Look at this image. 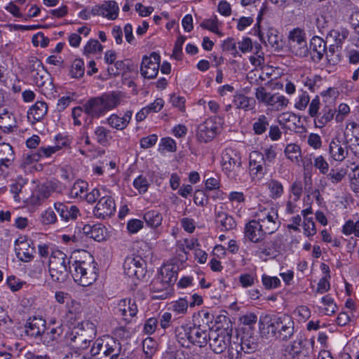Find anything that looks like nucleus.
<instances>
[{
  "instance_id": "obj_6",
  "label": "nucleus",
  "mask_w": 359,
  "mask_h": 359,
  "mask_svg": "<svg viewBox=\"0 0 359 359\" xmlns=\"http://www.w3.org/2000/svg\"><path fill=\"white\" fill-rule=\"evenodd\" d=\"M120 101L119 95L115 93L91 99V118L104 116L108 111L116 107Z\"/></svg>"
},
{
  "instance_id": "obj_7",
  "label": "nucleus",
  "mask_w": 359,
  "mask_h": 359,
  "mask_svg": "<svg viewBox=\"0 0 359 359\" xmlns=\"http://www.w3.org/2000/svg\"><path fill=\"white\" fill-rule=\"evenodd\" d=\"M288 48L290 51L299 57L308 56L309 50L306 39V34L300 28H294L288 34Z\"/></svg>"
},
{
  "instance_id": "obj_26",
  "label": "nucleus",
  "mask_w": 359,
  "mask_h": 359,
  "mask_svg": "<svg viewBox=\"0 0 359 359\" xmlns=\"http://www.w3.org/2000/svg\"><path fill=\"white\" fill-rule=\"evenodd\" d=\"M132 116L133 111L130 110L126 111L123 116H120L116 114H112L107 119V122L111 128L118 130H122L128 126Z\"/></svg>"
},
{
  "instance_id": "obj_15",
  "label": "nucleus",
  "mask_w": 359,
  "mask_h": 359,
  "mask_svg": "<svg viewBox=\"0 0 359 359\" xmlns=\"http://www.w3.org/2000/svg\"><path fill=\"white\" fill-rule=\"evenodd\" d=\"M119 6L115 1H107L91 8L93 15H102L108 20H114L118 16Z\"/></svg>"
},
{
  "instance_id": "obj_53",
  "label": "nucleus",
  "mask_w": 359,
  "mask_h": 359,
  "mask_svg": "<svg viewBox=\"0 0 359 359\" xmlns=\"http://www.w3.org/2000/svg\"><path fill=\"white\" fill-rule=\"evenodd\" d=\"M218 25L219 20L217 16H214L211 18L203 20L201 24V27L204 29H208L209 31L219 36H222V32L219 31L218 29Z\"/></svg>"
},
{
  "instance_id": "obj_38",
  "label": "nucleus",
  "mask_w": 359,
  "mask_h": 359,
  "mask_svg": "<svg viewBox=\"0 0 359 359\" xmlns=\"http://www.w3.org/2000/svg\"><path fill=\"white\" fill-rule=\"evenodd\" d=\"M259 36L264 43L271 47L277 48L279 45L278 31L273 28L268 29L266 33L259 32Z\"/></svg>"
},
{
  "instance_id": "obj_56",
  "label": "nucleus",
  "mask_w": 359,
  "mask_h": 359,
  "mask_svg": "<svg viewBox=\"0 0 359 359\" xmlns=\"http://www.w3.org/2000/svg\"><path fill=\"white\" fill-rule=\"evenodd\" d=\"M127 60H118L114 62V67H109L107 69L109 74L116 76L128 69Z\"/></svg>"
},
{
  "instance_id": "obj_27",
  "label": "nucleus",
  "mask_w": 359,
  "mask_h": 359,
  "mask_svg": "<svg viewBox=\"0 0 359 359\" xmlns=\"http://www.w3.org/2000/svg\"><path fill=\"white\" fill-rule=\"evenodd\" d=\"M15 250L17 257L22 262H29L34 257V248L30 247L27 241H19L16 240Z\"/></svg>"
},
{
  "instance_id": "obj_57",
  "label": "nucleus",
  "mask_w": 359,
  "mask_h": 359,
  "mask_svg": "<svg viewBox=\"0 0 359 359\" xmlns=\"http://www.w3.org/2000/svg\"><path fill=\"white\" fill-rule=\"evenodd\" d=\"M238 280L243 287H252L257 281V274L255 272L241 273Z\"/></svg>"
},
{
  "instance_id": "obj_60",
  "label": "nucleus",
  "mask_w": 359,
  "mask_h": 359,
  "mask_svg": "<svg viewBox=\"0 0 359 359\" xmlns=\"http://www.w3.org/2000/svg\"><path fill=\"white\" fill-rule=\"evenodd\" d=\"M84 62L82 60L76 59L72 65L70 69V74L74 78H80L84 74Z\"/></svg>"
},
{
  "instance_id": "obj_9",
  "label": "nucleus",
  "mask_w": 359,
  "mask_h": 359,
  "mask_svg": "<svg viewBox=\"0 0 359 359\" xmlns=\"http://www.w3.org/2000/svg\"><path fill=\"white\" fill-rule=\"evenodd\" d=\"M114 313L128 324L131 323L137 316L138 307L135 300L125 298L118 300L114 308Z\"/></svg>"
},
{
  "instance_id": "obj_34",
  "label": "nucleus",
  "mask_w": 359,
  "mask_h": 359,
  "mask_svg": "<svg viewBox=\"0 0 359 359\" xmlns=\"http://www.w3.org/2000/svg\"><path fill=\"white\" fill-rule=\"evenodd\" d=\"M69 195L72 198L87 200L88 196V184L83 180H77L70 189Z\"/></svg>"
},
{
  "instance_id": "obj_4",
  "label": "nucleus",
  "mask_w": 359,
  "mask_h": 359,
  "mask_svg": "<svg viewBox=\"0 0 359 359\" xmlns=\"http://www.w3.org/2000/svg\"><path fill=\"white\" fill-rule=\"evenodd\" d=\"M255 218L269 234L278 231L281 224L278 210L272 205H259L255 213Z\"/></svg>"
},
{
  "instance_id": "obj_46",
  "label": "nucleus",
  "mask_w": 359,
  "mask_h": 359,
  "mask_svg": "<svg viewBox=\"0 0 359 359\" xmlns=\"http://www.w3.org/2000/svg\"><path fill=\"white\" fill-rule=\"evenodd\" d=\"M189 306V300L187 298H180L171 302L169 309L176 314L185 315L187 313Z\"/></svg>"
},
{
  "instance_id": "obj_63",
  "label": "nucleus",
  "mask_w": 359,
  "mask_h": 359,
  "mask_svg": "<svg viewBox=\"0 0 359 359\" xmlns=\"http://www.w3.org/2000/svg\"><path fill=\"white\" fill-rule=\"evenodd\" d=\"M186 40V37L184 36H179L177 39L172 51V56L175 59L180 60L182 56V46Z\"/></svg>"
},
{
  "instance_id": "obj_32",
  "label": "nucleus",
  "mask_w": 359,
  "mask_h": 359,
  "mask_svg": "<svg viewBox=\"0 0 359 359\" xmlns=\"http://www.w3.org/2000/svg\"><path fill=\"white\" fill-rule=\"evenodd\" d=\"M281 236H277V239L275 241H265V239L259 243L260 245L255 251V255L260 258L273 256L274 252L277 251L276 241L280 240Z\"/></svg>"
},
{
  "instance_id": "obj_8",
  "label": "nucleus",
  "mask_w": 359,
  "mask_h": 359,
  "mask_svg": "<svg viewBox=\"0 0 359 359\" xmlns=\"http://www.w3.org/2000/svg\"><path fill=\"white\" fill-rule=\"evenodd\" d=\"M208 340L210 349L220 354L231 345V333L226 329L210 330Z\"/></svg>"
},
{
  "instance_id": "obj_11",
  "label": "nucleus",
  "mask_w": 359,
  "mask_h": 359,
  "mask_svg": "<svg viewBox=\"0 0 359 359\" xmlns=\"http://www.w3.org/2000/svg\"><path fill=\"white\" fill-rule=\"evenodd\" d=\"M269 164L263 158L261 151H253L249 156L250 174L254 179L261 180L267 173Z\"/></svg>"
},
{
  "instance_id": "obj_58",
  "label": "nucleus",
  "mask_w": 359,
  "mask_h": 359,
  "mask_svg": "<svg viewBox=\"0 0 359 359\" xmlns=\"http://www.w3.org/2000/svg\"><path fill=\"white\" fill-rule=\"evenodd\" d=\"M321 302L325 306V313L326 315L331 316L336 312L337 309V304L330 294L323 297Z\"/></svg>"
},
{
  "instance_id": "obj_42",
  "label": "nucleus",
  "mask_w": 359,
  "mask_h": 359,
  "mask_svg": "<svg viewBox=\"0 0 359 359\" xmlns=\"http://www.w3.org/2000/svg\"><path fill=\"white\" fill-rule=\"evenodd\" d=\"M349 32L347 29L339 27L330 31L328 38L334 41V43L341 46L342 43L348 38Z\"/></svg>"
},
{
  "instance_id": "obj_44",
  "label": "nucleus",
  "mask_w": 359,
  "mask_h": 359,
  "mask_svg": "<svg viewBox=\"0 0 359 359\" xmlns=\"http://www.w3.org/2000/svg\"><path fill=\"white\" fill-rule=\"evenodd\" d=\"M50 276L53 281L56 283H64L69 274V269L63 267H48Z\"/></svg>"
},
{
  "instance_id": "obj_10",
  "label": "nucleus",
  "mask_w": 359,
  "mask_h": 359,
  "mask_svg": "<svg viewBox=\"0 0 359 359\" xmlns=\"http://www.w3.org/2000/svg\"><path fill=\"white\" fill-rule=\"evenodd\" d=\"M217 119V116L209 118L198 126L196 137L198 141L208 142L215 137L220 128Z\"/></svg>"
},
{
  "instance_id": "obj_62",
  "label": "nucleus",
  "mask_w": 359,
  "mask_h": 359,
  "mask_svg": "<svg viewBox=\"0 0 359 359\" xmlns=\"http://www.w3.org/2000/svg\"><path fill=\"white\" fill-rule=\"evenodd\" d=\"M261 154H262L263 158L268 164L273 163L277 156L276 146L270 145L264 148Z\"/></svg>"
},
{
  "instance_id": "obj_49",
  "label": "nucleus",
  "mask_w": 359,
  "mask_h": 359,
  "mask_svg": "<svg viewBox=\"0 0 359 359\" xmlns=\"http://www.w3.org/2000/svg\"><path fill=\"white\" fill-rule=\"evenodd\" d=\"M269 126V118L265 115H259L253 123V130L256 135H262Z\"/></svg>"
},
{
  "instance_id": "obj_21",
  "label": "nucleus",
  "mask_w": 359,
  "mask_h": 359,
  "mask_svg": "<svg viewBox=\"0 0 359 359\" xmlns=\"http://www.w3.org/2000/svg\"><path fill=\"white\" fill-rule=\"evenodd\" d=\"M150 290L153 294L152 298L156 299H165L172 292V287L157 276L151 283Z\"/></svg>"
},
{
  "instance_id": "obj_52",
  "label": "nucleus",
  "mask_w": 359,
  "mask_h": 359,
  "mask_svg": "<svg viewBox=\"0 0 359 359\" xmlns=\"http://www.w3.org/2000/svg\"><path fill=\"white\" fill-rule=\"evenodd\" d=\"M107 238V230L105 227L100 224H95L91 226V238L97 242L103 241Z\"/></svg>"
},
{
  "instance_id": "obj_39",
  "label": "nucleus",
  "mask_w": 359,
  "mask_h": 359,
  "mask_svg": "<svg viewBox=\"0 0 359 359\" xmlns=\"http://www.w3.org/2000/svg\"><path fill=\"white\" fill-rule=\"evenodd\" d=\"M284 154L292 163L299 164L302 157V150L299 145L293 143L288 144L284 149Z\"/></svg>"
},
{
  "instance_id": "obj_25",
  "label": "nucleus",
  "mask_w": 359,
  "mask_h": 359,
  "mask_svg": "<svg viewBox=\"0 0 359 359\" xmlns=\"http://www.w3.org/2000/svg\"><path fill=\"white\" fill-rule=\"evenodd\" d=\"M215 221L219 224L222 231H229L236 228V222L234 218L228 215L222 206L215 210Z\"/></svg>"
},
{
  "instance_id": "obj_54",
  "label": "nucleus",
  "mask_w": 359,
  "mask_h": 359,
  "mask_svg": "<svg viewBox=\"0 0 359 359\" xmlns=\"http://www.w3.org/2000/svg\"><path fill=\"white\" fill-rule=\"evenodd\" d=\"M32 76L33 77L36 85L39 87L44 86L50 80V74L44 67L41 68L40 71H38V72L33 74Z\"/></svg>"
},
{
  "instance_id": "obj_55",
  "label": "nucleus",
  "mask_w": 359,
  "mask_h": 359,
  "mask_svg": "<svg viewBox=\"0 0 359 359\" xmlns=\"http://www.w3.org/2000/svg\"><path fill=\"white\" fill-rule=\"evenodd\" d=\"M342 233L346 236L354 234L359 237V220L354 222L353 220H348L342 227Z\"/></svg>"
},
{
  "instance_id": "obj_43",
  "label": "nucleus",
  "mask_w": 359,
  "mask_h": 359,
  "mask_svg": "<svg viewBox=\"0 0 359 359\" xmlns=\"http://www.w3.org/2000/svg\"><path fill=\"white\" fill-rule=\"evenodd\" d=\"M266 187L269 191V196L272 199L279 198L284 192V187L282 183L277 180H270L266 183Z\"/></svg>"
},
{
  "instance_id": "obj_28",
  "label": "nucleus",
  "mask_w": 359,
  "mask_h": 359,
  "mask_svg": "<svg viewBox=\"0 0 359 359\" xmlns=\"http://www.w3.org/2000/svg\"><path fill=\"white\" fill-rule=\"evenodd\" d=\"M335 112V109L331 106L323 107L314 118L315 126L318 128L325 127L333 119Z\"/></svg>"
},
{
  "instance_id": "obj_30",
  "label": "nucleus",
  "mask_w": 359,
  "mask_h": 359,
  "mask_svg": "<svg viewBox=\"0 0 359 359\" xmlns=\"http://www.w3.org/2000/svg\"><path fill=\"white\" fill-rule=\"evenodd\" d=\"M278 121L280 125L290 130H294L300 123V117L292 112H283L278 116Z\"/></svg>"
},
{
  "instance_id": "obj_5",
  "label": "nucleus",
  "mask_w": 359,
  "mask_h": 359,
  "mask_svg": "<svg viewBox=\"0 0 359 359\" xmlns=\"http://www.w3.org/2000/svg\"><path fill=\"white\" fill-rule=\"evenodd\" d=\"M255 95L258 102L266 106L271 111H282L290 104L289 99L285 95L268 92L263 86L255 89Z\"/></svg>"
},
{
  "instance_id": "obj_20",
  "label": "nucleus",
  "mask_w": 359,
  "mask_h": 359,
  "mask_svg": "<svg viewBox=\"0 0 359 359\" xmlns=\"http://www.w3.org/2000/svg\"><path fill=\"white\" fill-rule=\"evenodd\" d=\"M25 332L27 335L38 337L44 334L46 329V320L42 318L33 316L29 318L25 324Z\"/></svg>"
},
{
  "instance_id": "obj_48",
  "label": "nucleus",
  "mask_w": 359,
  "mask_h": 359,
  "mask_svg": "<svg viewBox=\"0 0 359 359\" xmlns=\"http://www.w3.org/2000/svg\"><path fill=\"white\" fill-rule=\"evenodd\" d=\"M40 154H36V151H29L25 152L21 158L20 166L23 169H26L27 167L39 161Z\"/></svg>"
},
{
  "instance_id": "obj_40",
  "label": "nucleus",
  "mask_w": 359,
  "mask_h": 359,
  "mask_svg": "<svg viewBox=\"0 0 359 359\" xmlns=\"http://www.w3.org/2000/svg\"><path fill=\"white\" fill-rule=\"evenodd\" d=\"M143 219L146 224L151 227L156 228L161 225L163 221L162 215L156 210H151L144 214Z\"/></svg>"
},
{
  "instance_id": "obj_37",
  "label": "nucleus",
  "mask_w": 359,
  "mask_h": 359,
  "mask_svg": "<svg viewBox=\"0 0 359 359\" xmlns=\"http://www.w3.org/2000/svg\"><path fill=\"white\" fill-rule=\"evenodd\" d=\"M17 127L14 116L8 112L0 114V128L4 133H11Z\"/></svg>"
},
{
  "instance_id": "obj_13",
  "label": "nucleus",
  "mask_w": 359,
  "mask_h": 359,
  "mask_svg": "<svg viewBox=\"0 0 359 359\" xmlns=\"http://www.w3.org/2000/svg\"><path fill=\"white\" fill-rule=\"evenodd\" d=\"M160 59V55L154 52L149 56H144L140 67L142 76L148 79L156 78L159 70Z\"/></svg>"
},
{
  "instance_id": "obj_24",
  "label": "nucleus",
  "mask_w": 359,
  "mask_h": 359,
  "mask_svg": "<svg viewBox=\"0 0 359 359\" xmlns=\"http://www.w3.org/2000/svg\"><path fill=\"white\" fill-rule=\"evenodd\" d=\"M348 145L345 146L341 142L338 137L333 138L329 145V154L336 161H344L348 155Z\"/></svg>"
},
{
  "instance_id": "obj_45",
  "label": "nucleus",
  "mask_w": 359,
  "mask_h": 359,
  "mask_svg": "<svg viewBox=\"0 0 359 359\" xmlns=\"http://www.w3.org/2000/svg\"><path fill=\"white\" fill-rule=\"evenodd\" d=\"M345 144L359 139V125L355 122H348L344 131Z\"/></svg>"
},
{
  "instance_id": "obj_2",
  "label": "nucleus",
  "mask_w": 359,
  "mask_h": 359,
  "mask_svg": "<svg viewBox=\"0 0 359 359\" xmlns=\"http://www.w3.org/2000/svg\"><path fill=\"white\" fill-rule=\"evenodd\" d=\"M121 352L120 344L113 337L97 339L91 347V359H113Z\"/></svg>"
},
{
  "instance_id": "obj_64",
  "label": "nucleus",
  "mask_w": 359,
  "mask_h": 359,
  "mask_svg": "<svg viewBox=\"0 0 359 359\" xmlns=\"http://www.w3.org/2000/svg\"><path fill=\"white\" fill-rule=\"evenodd\" d=\"M109 130L107 128L99 126L95 130V138L100 144L104 145L108 142Z\"/></svg>"
},
{
  "instance_id": "obj_35",
  "label": "nucleus",
  "mask_w": 359,
  "mask_h": 359,
  "mask_svg": "<svg viewBox=\"0 0 359 359\" xmlns=\"http://www.w3.org/2000/svg\"><path fill=\"white\" fill-rule=\"evenodd\" d=\"M90 114V100H88L83 107H76L72 109V117L74 118V123L76 126L81 125L82 120L85 121Z\"/></svg>"
},
{
  "instance_id": "obj_19",
  "label": "nucleus",
  "mask_w": 359,
  "mask_h": 359,
  "mask_svg": "<svg viewBox=\"0 0 359 359\" xmlns=\"http://www.w3.org/2000/svg\"><path fill=\"white\" fill-rule=\"evenodd\" d=\"M15 154L13 147L6 142L0 144V171L4 172L13 166Z\"/></svg>"
},
{
  "instance_id": "obj_23",
  "label": "nucleus",
  "mask_w": 359,
  "mask_h": 359,
  "mask_svg": "<svg viewBox=\"0 0 359 359\" xmlns=\"http://www.w3.org/2000/svg\"><path fill=\"white\" fill-rule=\"evenodd\" d=\"M310 50L313 61L319 62L327 53L326 42L319 36H313L310 41Z\"/></svg>"
},
{
  "instance_id": "obj_1",
  "label": "nucleus",
  "mask_w": 359,
  "mask_h": 359,
  "mask_svg": "<svg viewBox=\"0 0 359 359\" xmlns=\"http://www.w3.org/2000/svg\"><path fill=\"white\" fill-rule=\"evenodd\" d=\"M210 330L201 325H182L175 328L177 340L184 347L195 345L204 347L208 344Z\"/></svg>"
},
{
  "instance_id": "obj_59",
  "label": "nucleus",
  "mask_w": 359,
  "mask_h": 359,
  "mask_svg": "<svg viewBox=\"0 0 359 359\" xmlns=\"http://www.w3.org/2000/svg\"><path fill=\"white\" fill-rule=\"evenodd\" d=\"M350 173L351 187L356 196L359 198V166L351 168Z\"/></svg>"
},
{
  "instance_id": "obj_41",
  "label": "nucleus",
  "mask_w": 359,
  "mask_h": 359,
  "mask_svg": "<svg viewBox=\"0 0 359 359\" xmlns=\"http://www.w3.org/2000/svg\"><path fill=\"white\" fill-rule=\"evenodd\" d=\"M240 346L246 353L254 352L257 348V339L255 337L245 333L241 339Z\"/></svg>"
},
{
  "instance_id": "obj_17",
  "label": "nucleus",
  "mask_w": 359,
  "mask_h": 359,
  "mask_svg": "<svg viewBox=\"0 0 359 359\" xmlns=\"http://www.w3.org/2000/svg\"><path fill=\"white\" fill-rule=\"evenodd\" d=\"M85 265L86 263L84 261H75L74 264V272L72 276L75 283L81 287L78 291L79 292H84L85 289L90 286V276Z\"/></svg>"
},
{
  "instance_id": "obj_61",
  "label": "nucleus",
  "mask_w": 359,
  "mask_h": 359,
  "mask_svg": "<svg viewBox=\"0 0 359 359\" xmlns=\"http://www.w3.org/2000/svg\"><path fill=\"white\" fill-rule=\"evenodd\" d=\"M262 281L267 290H272L277 288L280 285V279L276 276H269L264 274L262 277Z\"/></svg>"
},
{
  "instance_id": "obj_31",
  "label": "nucleus",
  "mask_w": 359,
  "mask_h": 359,
  "mask_svg": "<svg viewBox=\"0 0 359 359\" xmlns=\"http://www.w3.org/2000/svg\"><path fill=\"white\" fill-rule=\"evenodd\" d=\"M157 277L162 279V280H163L165 285L168 284L172 287L177 278V272L175 269V266L173 265H165L162 266Z\"/></svg>"
},
{
  "instance_id": "obj_22",
  "label": "nucleus",
  "mask_w": 359,
  "mask_h": 359,
  "mask_svg": "<svg viewBox=\"0 0 359 359\" xmlns=\"http://www.w3.org/2000/svg\"><path fill=\"white\" fill-rule=\"evenodd\" d=\"M124 273L131 278L140 279L145 274L144 269L139 260L127 258L123 263Z\"/></svg>"
},
{
  "instance_id": "obj_3",
  "label": "nucleus",
  "mask_w": 359,
  "mask_h": 359,
  "mask_svg": "<svg viewBox=\"0 0 359 359\" xmlns=\"http://www.w3.org/2000/svg\"><path fill=\"white\" fill-rule=\"evenodd\" d=\"M222 167L223 172L229 179L240 180L243 169L239 152L233 148L225 149L222 156Z\"/></svg>"
},
{
  "instance_id": "obj_50",
  "label": "nucleus",
  "mask_w": 359,
  "mask_h": 359,
  "mask_svg": "<svg viewBox=\"0 0 359 359\" xmlns=\"http://www.w3.org/2000/svg\"><path fill=\"white\" fill-rule=\"evenodd\" d=\"M234 104L238 109H242L248 111L252 108L255 101L250 97L243 95H237L234 97Z\"/></svg>"
},
{
  "instance_id": "obj_36",
  "label": "nucleus",
  "mask_w": 359,
  "mask_h": 359,
  "mask_svg": "<svg viewBox=\"0 0 359 359\" xmlns=\"http://www.w3.org/2000/svg\"><path fill=\"white\" fill-rule=\"evenodd\" d=\"M47 111V104L43 101H37L29 108L27 112V116L29 118H30V116H32L34 120L39 121L46 116Z\"/></svg>"
},
{
  "instance_id": "obj_16",
  "label": "nucleus",
  "mask_w": 359,
  "mask_h": 359,
  "mask_svg": "<svg viewBox=\"0 0 359 359\" xmlns=\"http://www.w3.org/2000/svg\"><path fill=\"white\" fill-rule=\"evenodd\" d=\"M294 324L291 316L286 314L279 315L277 325L278 338L283 341L290 339L294 334Z\"/></svg>"
},
{
  "instance_id": "obj_14",
  "label": "nucleus",
  "mask_w": 359,
  "mask_h": 359,
  "mask_svg": "<svg viewBox=\"0 0 359 359\" xmlns=\"http://www.w3.org/2000/svg\"><path fill=\"white\" fill-rule=\"evenodd\" d=\"M269 234L256 219H252L245 224L244 228L245 238L252 243H262Z\"/></svg>"
},
{
  "instance_id": "obj_47",
  "label": "nucleus",
  "mask_w": 359,
  "mask_h": 359,
  "mask_svg": "<svg viewBox=\"0 0 359 359\" xmlns=\"http://www.w3.org/2000/svg\"><path fill=\"white\" fill-rule=\"evenodd\" d=\"M310 102V96L307 91L300 89L299 94L294 100V107L299 111H304L306 109Z\"/></svg>"
},
{
  "instance_id": "obj_12",
  "label": "nucleus",
  "mask_w": 359,
  "mask_h": 359,
  "mask_svg": "<svg viewBox=\"0 0 359 359\" xmlns=\"http://www.w3.org/2000/svg\"><path fill=\"white\" fill-rule=\"evenodd\" d=\"M279 315H262L259 320V329L262 337L266 339H278L277 325Z\"/></svg>"
},
{
  "instance_id": "obj_33",
  "label": "nucleus",
  "mask_w": 359,
  "mask_h": 359,
  "mask_svg": "<svg viewBox=\"0 0 359 359\" xmlns=\"http://www.w3.org/2000/svg\"><path fill=\"white\" fill-rule=\"evenodd\" d=\"M55 208L61 219L65 222L76 219L79 212V209L76 206L71 205L68 207V205L62 203H55Z\"/></svg>"
},
{
  "instance_id": "obj_18",
  "label": "nucleus",
  "mask_w": 359,
  "mask_h": 359,
  "mask_svg": "<svg viewBox=\"0 0 359 359\" xmlns=\"http://www.w3.org/2000/svg\"><path fill=\"white\" fill-rule=\"evenodd\" d=\"M115 210V203L111 197L102 196L94 208L93 213L96 217L104 219L113 215Z\"/></svg>"
},
{
  "instance_id": "obj_51",
  "label": "nucleus",
  "mask_w": 359,
  "mask_h": 359,
  "mask_svg": "<svg viewBox=\"0 0 359 359\" xmlns=\"http://www.w3.org/2000/svg\"><path fill=\"white\" fill-rule=\"evenodd\" d=\"M322 81V78L318 75L311 76L302 77V83L311 92H316L319 88V83Z\"/></svg>"
},
{
  "instance_id": "obj_29",
  "label": "nucleus",
  "mask_w": 359,
  "mask_h": 359,
  "mask_svg": "<svg viewBox=\"0 0 359 359\" xmlns=\"http://www.w3.org/2000/svg\"><path fill=\"white\" fill-rule=\"evenodd\" d=\"M70 259L67 255L60 250L52 252L49 258L48 267H63L70 269Z\"/></svg>"
}]
</instances>
